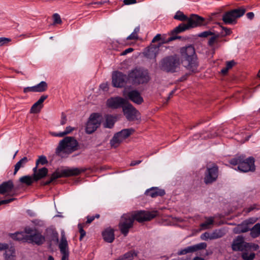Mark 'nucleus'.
Listing matches in <instances>:
<instances>
[{"label": "nucleus", "instance_id": "obj_6", "mask_svg": "<svg viewBox=\"0 0 260 260\" xmlns=\"http://www.w3.org/2000/svg\"><path fill=\"white\" fill-rule=\"evenodd\" d=\"M128 77L129 80L135 85L147 83L150 79L147 70L141 68L131 70L128 72Z\"/></svg>", "mask_w": 260, "mask_h": 260}, {"label": "nucleus", "instance_id": "obj_41", "mask_svg": "<svg viewBox=\"0 0 260 260\" xmlns=\"http://www.w3.org/2000/svg\"><path fill=\"white\" fill-rule=\"evenodd\" d=\"M48 162L46 157L44 155H41L39 156V158L36 161V165L38 166L39 164H41L42 165H45Z\"/></svg>", "mask_w": 260, "mask_h": 260}, {"label": "nucleus", "instance_id": "obj_54", "mask_svg": "<svg viewBox=\"0 0 260 260\" xmlns=\"http://www.w3.org/2000/svg\"><path fill=\"white\" fill-rule=\"evenodd\" d=\"M123 3L125 5H128L134 4L137 3L136 0H123Z\"/></svg>", "mask_w": 260, "mask_h": 260}, {"label": "nucleus", "instance_id": "obj_59", "mask_svg": "<svg viewBox=\"0 0 260 260\" xmlns=\"http://www.w3.org/2000/svg\"><path fill=\"white\" fill-rule=\"evenodd\" d=\"M254 13L253 12H248L246 14L247 17L249 19H252L254 17Z\"/></svg>", "mask_w": 260, "mask_h": 260}, {"label": "nucleus", "instance_id": "obj_55", "mask_svg": "<svg viewBox=\"0 0 260 260\" xmlns=\"http://www.w3.org/2000/svg\"><path fill=\"white\" fill-rule=\"evenodd\" d=\"M74 129H75L74 127H72L70 126H69L66 128L64 132H66V134L68 135V134L71 133Z\"/></svg>", "mask_w": 260, "mask_h": 260}, {"label": "nucleus", "instance_id": "obj_35", "mask_svg": "<svg viewBox=\"0 0 260 260\" xmlns=\"http://www.w3.org/2000/svg\"><path fill=\"white\" fill-rule=\"evenodd\" d=\"M211 233V240L216 239L223 237L225 233L223 230L221 229H217L214 230Z\"/></svg>", "mask_w": 260, "mask_h": 260}, {"label": "nucleus", "instance_id": "obj_14", "mask_svg": "<svg viewBox=\"0 0 260 260\" xmlns=\"http://www.w3.org/2000/svg\"><path fill=\"white\" fill-rule=\"evenodd\" d=\"M122 109L124 115L128 120L134 121L138 119L139 113L131 104L126 102Z\"/></svg>", "mask_w": 260, "mask_h": 260}, {"label": "nucleus", "instance_id": "obj_3", "mask_svg": "<svg viewBox=\"0 0 260 260\" xmlns=\"http://www.w3.org/2000/svg\"><path fill=\"white\" fill-rule=\"evenodd\" d=\"M78 142L72 137H66L60 141L56 148V154L62 158L66 157L77 149Z\"/></svg>", "mask_w": 260, "mask_h": 260}, {"label": "nucleus", "instance_id": "obj_5", "mask_svg": "<svg viewBox=\"0 0 260 260\" xmlns=\"http://www.w3.org/2000/svg\"><path fill=\"white\" fill-rule=\"evenodd\" d=\"M187 23H182L176 27L172 34H179L190 28L205 24V20L203 17L197 14H191L188 18Z\"/></svg>", "mask_w": 260, "mask_h": 260}, {"label": "nucleus", "instance_id": "obj_21", "mask_svg": "<svg viewBox=\"0 0 260 260\" xmlns=\"http://www.w3.org/2000/svg\"><path fill=\"white\" fill-rule=\"evenodd\" d=\"M59 248L62 255H64L65 254L69 255L68 242L63 232L61 233V237L59 244Z\"/></svg>", "mask_w": 260, "mask_h": 260}, {"label": "nucleus", "instance_id": "obj_44", "mask_svg": "<svg viewBox=\"0 0 260 260\" xmlns=\"http://www.w3.org/2000/svg\"><path fill=\"white\" fill-rule=\"evenodd\" d=\"M201 239L202 240L207 241L208 240H211V233L209 232H205L201 235Z\"/></svg>", "mask_w": 260, "mask_h": 260}, {"label": "nucleus", "instance_id": "obj_31", "mask_svg": "<svg viewBox=\"0 0 260 260\" xmlns=\"http://www.w3.org/2000/svg\"><path fill=\"white\" fill-rule=\"evenodd\" d=\"M250 236L253 238H256L260 236V223H256L252 228L250 229Z\"/></svg>", "mask_w": 260, "mask_h": 260}, {"label": "nucleus", "instance_id": "obj_26", "mask_svg": "<svg viewBox=\"0 0 260 260\" xmlns=\"http://www.w3.org/2000/svg\"><path fill=\"white\" fill-rule=\"evenodd\" d=\"M178 38H180V37L171 36L167 39H165L161 38L160 34H157L152 39V43H155L159 41H161L162 43H168Z\"/></svg>", "mask_w": 260, "mask_h": 260}, {"label": "nucleus", "instance_id": "obj_60", "mask_svg": "<svg viewBox=\"0 0 260 260\" xmlns=\"http://www.w3.org/2000/svg\"><path fill=\"white\" fill-rule=\"evenodd\" d=\"M141 160H133V161H132V162H131V164L130 165L131 166H134L135 165H139V164H140L141 162Z\"/></svg>", "mask_w": 260, "mask_h": 260}, {"label": "nucleus", "instance_id": "obj_39", "mask_svg": "<svg viewBox=\"0 0 260 260\" xmlns=\"http://www.w3.org/2000/svg\"><path fill=\"white\" fill-rule=\"evenodd\" d=\"M11 237L15 240L22 241L24 239V235L22 233L18 232L15 234H12Z\"/></svg>", "mask_w": 260, "mask_h": 260}, {"label": "nucleus", "instance_id": "obj_36", "mask_svg": "<svg viewBox=\"0 0 260 260\" xmlns=\"http://www.w3.org/2000/svg\"><path fill=\"white\" fill-rule=\"evenodd\" d=\"M173 18L176 20H178L181 21H187L188 17L184 14L182 12L178 11L174 16Z\"/></svg>", "mask_w": 260, "mask_h": 260}, {"label": "nucleus", "instance_id": "obj_43", "mask_svg": "<svg viewBox=\"0 0 260 260\" xmlns=\"http://www.w3.org/2000/svg\"><path fill=\"white\" fill-rule=\"evenodd\" d=\"M259 248V246L257 244L248 243V245L247 246V251L249 250H253L254 251L257 250Z\"/></svg>", "mask_w": 260, "mask_h": 260}, {"label": "nucleus", "instance_id": "obj_22", "mask_svg": "<svg viewBox=\"0 0 260 260\" xmlns=\"http://www.w3.org/2000/svg\"><path fill=\"white\" fill-rule=\"evenodd\" d=\"M159 46L151 45L150 46L145 52V55L146 57L151 59L155 58L159 51Z\"/></svg>", "mask_w": 260, "mask_h": 260}, {"label": "nucleus", "instance_id": "obj_15", "mask_svg": "<svg viewBox=\"0 0 260 260\" xmlns=\"http://www.w3.org/2000/svg\"><path fill=\"white\" fill-rule=\"evenodd\" d=\"M123 95L127 99L138 105H140L143 102V99L140 92L136 89L132 90L128 92L124 90Z\"/></svg>", "mask_w": 260, "mask_h": 260}, {"label": "nucleus", "instance_id": "obj_23", "mask_svg": "<svg viewBox=\"0 0 260 260\" xmlns=\"http://www.w3.org/2000/svg\"><path fill=\"white\" fill-rule=\"evenodd\" d=\"M145 194L147 196H150L152 198H155L157 197H162L165 194V191L164 189H159L158 187H152L147 189Z\"/></svg>", "mask_w": 260, "mask_h": 260}, {"label": "nucleus", "instance_id": "obj_56", "mask_svg": "<svg viewBox=\"0 0 260 260\" xmlns=\"http://www.w3.org/2000/svg\"><path fill=\"white\" fill-rule=\"evenodd\" d=\"M100 87L103 91H107L108 90V85L107 83H102L100 85Z\"/></svg>", "mask_w": 260, "mask_h": 260}, {"label": "nucleus", "instance_id": "obj_64", "mask_svg": "<svg viewBox=\"0 0 260 260\" xmlns=\"http://www.w3.org/2000/svg\"><path fill=\"white\" fill-rule=\"evenodd\" d=\"M229 70L225 67V68H223L221 70V73L223 74V75H225L226 74L228 71Z\"/></svg>", "mask_w": 260, "mask_h": 260}, {"label": "nucleus", "instance_id": "obj_57", "mask_svg": "<svg viewBox=\"0 0 260 260\" xmlns=\"http://www.w3.org/2000/svg\"><path fill=\"white\" fill-rule=\"evenodd\" d=\"M8 248V244L6 243H0V250H3Z\"/></svg>", "mask_w": 260, "mask_h": 260}, {"label": "nucleus", "instance_id": "obj_33", "mask_svg": "<svg viewBox=\"0 0 260 260\" xmlns=\"http://www.w3.org/2000/svg\"><path fill=\"white\" fill-rule=\"evenodd\" d=\"M35 86V92H42L45 91L48 87L47 83L45 81H41L40 83Z\"/></svg>", "mask_w": 260, "mask_h": 260}, {"label": "nucleus", "instance_id": "obj_28", "mask_svg": "<svg viewBox=\"0 0 260 260\" xmlns=\"http://www.w3.org/2000/svg\"><path fill=\"white\" fill-rule=\"evenodd\" d=\"M28 160L27 157H23L18 161L14 166V175H16L21 168H24L28 162Z\"/></svg>", "mask_w": 260, "mask_h": 260}, {"label": "nucleus", "instance_id": "obj_7", "mask_svg": "<svg viewBox=\"0 0 260 260\" xmlns=\"http://www.w3.org/2000/svg\"><path fill=\"white\" fill-rule=\"evenodd\" d=\"M180 65V59L176 55L167 56L162 59L159 62L161 70L167 73H174Z\"/></svg>", "mask_w": 260, "mask_h": 260}, {"label": "nucleus", "instance_id": "obj_48", "mask_svg": "<svg viewBox=\"0 0 260 260\" xmlns=\"http://www.w3.org/2000/svg\"><path fill=\"white\" fill-rule=\"evenodd\" d=\"M11 40L7 38H0V46L4 45L9 42Z\"/></svg>", "mask_w": 260, "mask_h": 260}, {"label": "nucleus", "instance_id": "obj_1", "mask_svg": "<svg viewBox=\"0 0 260 260\" xmlns=\"http://www.w3.org/2000/svg\"><path fill=\"white\" fill-rule=\"evenodd\" d=\"M157 215V211H138L134 214L127 213L123 214L119 223V228L121 233L126 236L128 233L129 230L133 227L135 220L139 222H143L146 221H149Z\"/></svg>", "mask_w": 260, "mask_h": 260}, {"label": "nucleus", "instance_id": "obj_12", "mask_svg": "<svg viewBox=\"0 0 260 260\" xmlns=\"http://www.w3.org/2000/svg\"><path fill=\"white\" fill-rule=\"evenodd\" d=\"M129 80L127 75L119 71H115L112 74V83L114 87L121 88L124 87Z\"/></svg>", "mask_w": 260, "mask_h": 260}, {"label": "nucleus", "instance_id": "obj_17", "mask_svg": "<svg viewBox=\"0 0 260 260\" xmlns=\"http://www.w3.org/2000/svg\"><path fill=\"white\" fill-rule=\"evenodd\" d=\"M207 245L206 243L202 242L194 245L188 246L179 250L177 252V255H182L189 253H192L199 250L205 249L207 247Z\"/></svg>", "mask_w": 260, "mask_h": 260}, {"label": "nucleus", "instance_id": "obj_27", "mask_svg": "<svg viewBox=\"0 0 260 260\" xmlns=\"http://www.w3.org/2000/svg\"><path fill=\"white\" fill-rule=\"evenodd\" d=\"M6 250L5 253V260H15V250L14 246L8 245V248Z\"/></svg>", "mask_w": 260, "mask_h": 260}, {"label": "nucleus", "instance_id": "obj_30", "mask_svg": "<svg viewBox=\"0 0 260 260\" xmlns=\"http://www.w3.org/2000/svg\"><path fill=\"white\" fill-rule=\"evenodd\" d=\"M48 173V169L43 167L38 170L37 174H34V180L37 181L44 177H45Z\"/></svg>", "mask_w": 260, "mask_h": 260}, {"label": "nucleus", "instance_id": "obj_51", "mask_svg": "<svg viewBox=\"0 0 260 260\" xmlns=\"http://www.w3.org/2000/svg\"><path fill=\"white\" fill-rule=\"evenodd\" d=\"M23 92L24 93H27L28 92H35V86L25 87L23 89Z\"/></svg>", "mask_w": 260, "mask_h": 260}, {"label": "nucleus", "instance_id": "obj_10", "mask_svg": "<svg viewBox=\"0 0 260 260\" xmlns=\"http://www.w3.org/2000/svg\"><path fill=\"white\" fill-rule=\"evenodd\" d=\"M134 132L133 128L123 129L115 134L110 141V144L112 147L116 148L126 138L128 137Z\"/></svg>", "mask_w": 260, "mask_h": 260}, {"label": "nucleus", "instance_id": "obj_61", "mask_svg": "<svg viewBox=\"0 0 260 260\" xmlns=\"http://www.w3.org/2000/svg\"><path fill=\"white\" fill-rule=\"evenodd\" d=\"M66 121H67L66 117L62 114L61 120L60 121V124L61 125H63L66 123Z\"/></svg>", "mask_w": 260, "mask_h": 260}, {"label": "nucleus", "instance_id": "obj_34", "mask_svg": "<svg viewBox=\"0 0 260 260\" xmlns=\"http://www.w3.org/2000/svg\"><path fill=\"white\" fill-rule=\"evenodd\" d=\"M206 221L200 224L201 228L203 230L208 229L210 228V225L214 223V218L212 217L206 218Z\"/></svg>", "mask_w": 260, "mask_h": 260}, {"label": "nucleus", "instance_id": "obj_37", "mask_svg": "<svg viewBox=\"0 0 260 260\" xmlns=\"http://www.w3.org/2000/svg\"><path fill=\"white\" fill-rule=\"evenodd\" d=\"M19 181L21 183L25 184L27 185H30L34 182V177L30 176H24L19 179Z\"/></svg>", "mask_w": 260, "mask_h": 260}, {"label": "nucleus", "instance_id": "obj_24", "mask_svg": "<svg viewBox=\"0 0 260 260\" xmlns=\"http://www.w3.org/2000/svg\"><path fill=\"white\" fill-rule=\"evenodd\" d=\"M47 98V95H42L39 100L32 106L30 109V113H37L39 112L43 107V103Z\"/></svg>", "mask_w": 260, "mask_h": 260}, {"label": "nucleus", "instance_id": "obj_16", "mask_svg": "<svg viewBox=\"0 0 260 260\" xmlns=\"http://www.w3.org/2000/svg\"><path fill=\"white\" fill-rule=\"evenodd\" d=\"M248 243L244 241L243 237L239 236L234 240L232 244V248L234 251H247V246Z\"/></svg>", "mask_w": 260, "mask_h": 260}, {"label": "nucleus", "instance_id": "obj_46", "mask_svg": "<svg viewBox=\"0 0 260 260\" xmlns=\"http://www.w3.org/2000/svg\"><path fill=\"white\" fill-rule=\"evenodd\" d=\"M54 23L56 24H60L61 23V20L59 14L55 13L53 16Z\"/></svg>", "mask_w": 260, "mask_h": 260}, {"label": "nucleus", "instance_id": "obj_52", "mask_svg": "<svg viewBox=\"0 0 260 260\" xmlns=\"http://www.w3.org/2000/svg\"><path fill=\"white\" fill-rule=\"evenodd\" d=\"M235 62L234 60H231L229 61H227L226 63V67L230 70L231 69L235 64Z\"/></svg>", "mask_w": 260, "mask_h": 260}, {"label": "nucleus", "instance_id": "obj_47", "mask_svg": "<svg viewBox=\"0 0 260 260\" xmlns=\"http://www.w3.org/2000/svg\"><path fill=\"white\" fill-rule=\"evenodd\" d=\"M138 39V35L136 34L134 32H133L129 36H128L126 38V40H137Z\"/></svg>", "mask_w": 260, "mask_h": 260}, {"label": "nucleus", "instance_id": "obj_38", "mask_svg": "<svg viewBox=\"0 0 260 260\" xmlns=\"http://www.w3.org/2000/svg\"><path fill=\"white\" fill-rule=\"evenodd\" d=\"M255 256L254 252L249 253L248 251H244L241 254V257L243 260H253Z\"/></svg>", "mask_w": 260, "mask_h": 260}, {"label": "nucleus", "instance_id": "obj_19", "mask_svg": "<svg viewBox=\"0 0 260 260\" xmlns=\"http://www.w3.org/2000/svg\"><path fill=\"white\" fill-rule=\"evenodd\" d=\"M26 239L27 241L35 243L38 245L42 244L45 240V237L38 231H36L32 234L27 236Z\"/></svg>", "mask_w": 260, "mask_h": 260}, {"label": "nucleus", "instance_id": "obj_32", "mask_svg": "<svg viewBox=\"0 0 260 260\" xmlns=\"http://www.w3.org/2000/svg\"><path fill=\"white\" fill-rule=\"evenodd\" d=\"M116 121V117L111 115H107L106 116V122L105 123V127L111 128H112Z\"/></svg>", "mask_w": 260, "mask_h": 260}, {"label": "nucleus", "instance_id": "obj_11", "mask_svg": "<svg viewBox=\"0 0 260 260\" xmlns=\"http://www.w3.org/2000/svg\"><path fill=\"white\" fill-rule=\"evenodd\" d=\"M102 116L97 113H92L86 123V132L88 134L93 133L101 124Z\"/></svg>", "mask_w": 260, "mask_h": 260}, {"label": "nucleus", "instance_id": "obj_8", "mask_svg": "<svg viewBox=\"0 0 260 260\" xmlns=\"http://www.w3.org/2000/svg\"><path fill=\"white\" fill-rule=\"evenodd\" d=\"M246 9L243 7L233 9L225 12L222 16V20L225 24H231L236 22V19L242 16Z\"/></svg>", "mask_w": 260, "mask_h": 260}, {"label": "nucleus", "instance_id": "obj_53", "mask_svg": "<svg viewBox=\"0 0 260 260\" xmlns=\"http://www.w3.org/2000/svg\"><path fill=\"white\" fill-rule=\"evenodd\" d=\"M134 51V49L132 48H128L123 51L121 53V55H125L127 53H131Z\"/></svg>", "mask_w": 260, "mask_h": 260}, {"label": "nucleus", "instance_id": "obj_45", "mask_svg": "<svg viewBox=\"0 0 260 260\" xmlns=\"http://www.w3.org/2000/svg\"><path fill=\"white\" fill-rule=\"evenodd\" d=\"M213 32L211 31H205L199 34L198 36L201 38H206L209 36L213 35Z\"/></svg>", "mask_w": 260, "mask_h": 260}, {"label": "nucleus", "instance_id": "obj_50", "mask_svg": "<svg viewBox=\"0 0 260 260\" xmlns=\"http://www.w3.org/2000/svg\"><path fill=\"white\" fill-rule=\"evenodd\" d=\"M15 200V198H10L9 199L0 201V206L2 205L6 204L11 203V202L14 201Z\"/></svg>", "mask_w": 260, "mask_h": 260}, {"label": "nucleus", "instance_id": "obj_2", "mask_svg": "<svg viewBox=\"0 0 260 260\" xmlns=\"http://www.w3.org/2000/svg\"><path fill=\"white\" fill-rule=\"evenodd\" d=\"M180 52L183 66L187 70L195 72L197 69L198 63L194 47L192 45L182 47Z\"/></svg>", "mask_w": 260, "mask_h": 260}, {"label": "nucleus", "instance_id": "obj_13", "mask_svg": "<svg viewBox=\"0 0 260 260\" xmlns=\"http://www.w3.org/2000/svg\"><path fill=\"white\" fill-rule=\"evenodd\" d=\"M218 176V167L213 165L211 167L207 168L205 173L204 182L206 184L215 182Z\"/></svg>", "mask_w": 260, "mask_h": 260}, {"label": "nucleus", "instance_id": "obj_40", "mask_svg": "<svg viewBox=\"0 0 260 260\" xmlns=\"http://www.w3.org/2000/svg\"><path fill=\"white\" fill-rule=\"evenodd\" d=\"M219 34L215 35L213 34V35H212V37L209 40L208 45L210 47H212L214 44L216 42L217 39L219 38Z\"/></svg>", "mask_w": 260, "mask_h": 260}, {"label": "nucleus", "instance_id": "obj_62", "mask_svg": "<svg viewBox=\"0 0 260 260\" xmlns=\"http://www.w3.org/2000/svg\"><path fill=\"white\" fill-rule=\"evenodd\" d=\"M223 30L224 31L225 35H228L231 33V30L229 28L223 27Z\"/></svg>", "mask_w": 260, "mask_h": 260}, {"label": "nucleus", "instance_id": "obj_58", "mask_svg": "<svg viewBox=\"0 0 260 260\" xmlns=\"http://www.w3.org/2000/svg\"><path fill=\"white\" fill-rule=\"evenodd\" d=\"M94 219H95V217H93V216H88L87 217L86 223H90L92 221L94 220Z\"/></svg>", "mask_w": 260, "mask_h": 260}, {"label": "nucleus", "instance_id": "obj_29", "mask_svg": "<svg viewBox=\"0 0 260 260\" xmlns=\"http://www.w3.org/2000/svg\"><path fill=\"white\" fill-rule=\"evenodd\" d=\"M250 228L245 221L242 223L238 225L237 227L234 229V232L237 234L246 233L249 231Z\"/></svg>", "mask_w": 260, "mask_h": 260}, {"label": "nucleus", "instance_id": "obj_20", "mask_svg": "<svg viewBox=\"0 0 260 260\" xmlns=\"http://www.w3.org/2000/svg\"><path fill=\"white\" fill-rule=\"evenodd\" d=\"M14 189V184L12 180H9L2 183L0 185V194L11 193Z\"/></svg>", "mask_w": 260, "mask_h": 260}, {"label": "nucleus", "instance_id": "obj_4", "mask_svg": "<svg viewBox=\"0 0 260 260\" xmlns=\"http://www.w3.org/2000/svg\"><path fill=\"white\" fill-rule=\"evenodd\" d=\"M254 161V158L252 156L245 158L244 155H241L231 159L230 163L233 166L238 165V169L240 172H248L255 170Z\"/></svg>", "mask_w": 260, "mask_h": 260}, {"label": "nucleus", "instance_id": "obj_42", "mask_svg": "<svg viewBox=\"0 0 260 260\" xmlns=\"http://www.w3.org/2000/svg\"><path fill=\"white\" fill-rule=\"evenodd\" d=\"M78 228L79 229V232L80 234V236L79 238V240L81 241L83 239V238L86 235V232L83 230V225L82 223H79L78 224Z\"/></svg>", "mask_w": 260, "mask_h": 260}, {"label": "nucleus", "instance_id": "obj_9", "mask_svg": "<svg viewBox=\"0 0 260 260\" xmlns=\"http://www.w3.org/2000/svg\"><path fill=\"white\" fill-rule=\"evenodd\" d=\"M80 173L81 171L78 168H74L72 169H64L61 171L57 170L52 174L51 178L49 180L43 183V185H49L53 181L59 178L78 175Z\"/></svg>", "mask_w": 260, "mask_h": 260}, {"label": "nucleus", "instance_id": "obj_18", "mask_svg": "<svg viewBox=\"0 0 260 260\" xmlns=\"http://www.w3.org/2000/svg\"><path fill=\"white\" fill-rule=\"evenodd\" d=\"M126 103V101L124 99L116 96L109 99L107 101V105L110 108L117 109L120 107L123 108Z\"/></svg>", "mask_w": 260, "mask_h": 260}, {"label": "nucleus", "instance_id": "obj_49", "mask_svg": "<svg viewBox=\"0 0 260 260\" xmlns=\"http://www.w3.org/2000/svg\"><path fill=\"white\" fill-rule=\"evenodd\" d=\"M257 220L256 218H249V219L245 220L244 221L246 223V224L248 225V224H252L255 223Z\"/></svg>", "mask_w": 260, "mask_h": 260}, {"label": "nucleus", "instance_id": "obj_25", "mask_svg": "<svg viewBox=\"0 0 260 260\" xmlns=\"http://www.w3.org/2000/svg\"><path fill=\"white\" fill-rule=\"evenodd\" d=\"M102 236L104 241L108 243H112L115 239L114 231L111 228H108L103 231Z\"/></svg>", "mask_w": 260, "mask_h": 260}, {"label": "nucleus", "instance_id": "obj_63", "mask_svg": "<svg viewBox=\"0 0 260 260\" xmlns=\"http://www.w3.org/2000/svg\"><path fill=\"white\" fill-rule=\"evenodd\" d=\"M67 134H66V132L64 131V132H61V133H59L56 134L55 135V136L59 137H63L64 136H65Z\"/></svg>", "mask_w": 260, "mask_h": 260}]
</instances>
